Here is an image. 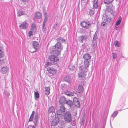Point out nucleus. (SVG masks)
Listing matches in <instances>:
<instances>
[{
    "label": "nucleus",
    "instance_id": "45",
    "mask_svg": "<svg viewBox=\"0 0 128 128\" xmlns=\"http://www.w3.org/2000/svg\"><path fill=\"white\" fill-rule=\"evenodd\" d=\"M30 52H34V51L32 52V51H30Z\"/></svg>",
    "mask_w": 128,
    "mask_h": 128
},
{
    "label": "nucleus",
    "instance_id": "6",
    "mask_svg": "<svg viewBox=\"0 0 128 128\" xmlns=\"http://www.w3.org/2000/svg\"><path fill=\"white\" fill-rule=\"evenodd\" d=\"M28 26V24L26 22H24L20 26V29L22 30H25L26 29Z\"/></svg>",
    "mask_w": 128,
    "mask_h": 128
},
{
    "label": "nucleus",
    "instance_id": "32",
    "mask_svg": "<svg viewBox=\"0 0 128 128\" xmlns=\"http://www.w3.org/2000/svg\"><path fill=\"white\" fill-rule=\"evenodd\" d=\"M79 39L81 40L82 42H83L84 40H86V38L84 36H82L79 38Z\"/></svg>",
    "mask_w": 128,
    "mask_h": 128
},
{
    "label": "nucleus",
    "instance_id": "19",
    "mask_svg": "<svg viewBox=\"0 0 128 128\" xmlns=\"http://www.w3.org/2000/svg\"><path fill=\"white\" fill-rule=\"evenodd\" d=\"M98 0H94V8H97L98 7Z\"/></svg>",
    "mask_w": 128,
    "mask_h": 128
},
{
    "label": "nucleus",
    "instance_id": "5",
    "mask_svg": "<svg viewBox=\"0 0 128 128\" xmlns=\"http://www.w3.org/2000/svg\"><path fill=\"white\" fill-rule=\"evenodd\" d=\"M86 74L82 72H80L79 74L78 77L81 80H84L86 79Z\"/></svg>",
    "mask_w": 128,
    "mask_h": 128
},
{
    "label": "nucleus",
    "instance_id": "15",
    "mask_svg": "<svg viewBox=\"0 0 128 128\" xmlns=\"http://www.w3.org/2000/svg\"><path fill=\"white\" fill-rule=\"evenodd\" d=\"M50 89L49 87H46L45 88V93L46 95H49L50 93Z\"/></svg>",
    "mask_w": 128,
    "mask_h": 128
},
{
    "label": "nucleus",
    "instance_id": "2",
    "mask_svg": "<svg viewBox=\"0 0 128 128\" xmlns=\"http://www.w3.org/2000/svg\"><path fill=\"white\" fill-rule=\"evenodd\" d=\"M65 108L64 106L62 105L60 106V109L58 110L57 112V114L58 116H62L63 114L65 112Z\"/></svg>",
    "mask_w": 128,
    "mask_h": 128
},
{
    "label": "nucleus",
    "instance_id": "39",
    "mask_svg": "<svg viewBox=\"0 0 128 128\" xmlns=\"http://www.w3.org/2000/svg\"><path fill=\"white\" fill-rule=\"evenodd\" d=\"M73 101L74 102H78V101H79L78 99L77 98H76L75 97L74 98Z\"/></svg>",
    "mask_w": 128,
    "mask_h": 128
},
{
    "label": "nucleus",
    "instance_id": "44",
    "mask_svg": "<svg viewBox=\"0 0 128 128\" xmlns=\"http://www.w3.org/2000/svg\"><path fill=\"white\" fill-rule=\"evenodd\" d=\"M51 64L49 62H47L46 63V65L47 66H50Z\"/></svg>",
    "mask_w": 128,
    "mask_h": 128
},
{
    "label": "nucleus",
    "instance_id": "20",
    "mask_svg": "<svg viewBox=\"0 0 128 128\" xmlns=\"http://www.w3.org/2000/svg\"><path fill=\"white\" fill-rule=\"evenodd\" d=\"M36 17L38 19H40L41 18V14L38 12H37L36 13Z\"/></svg>",
    "mask_w": 128,
    "mask_h": 128
},
{
    "label": "nucleus",
    "instance_id": "9",
    "mask_svg": "<svg viewBox=\"0 0 128 128\" xmlns=\"http://www.w3.org/2000/svg\"><path fill=\"white\" fill-rule=\"evenodd\" d=\"M66 98L64 96L61 97L59 100L60 103L61 104H64L66 103Z\"/></svg>",
    "mask_w": 128,
    "mask_h": 128
},
{
    "label": "nucleus",
    "instance_id": "13",
    "mask_svg": "<svg viewBox=\"0 0 128 128\" xmlns=\"http://www.w3.org/2000/svg\"><path fill=\"white\" fill-rule=\"evenodd\" d=\"M84 91V89L83 88L82 85H80L79 86L78 88V93H82Z\"/></svg>",
    "mask_w": 128,
    "mask_h": 128
},
{
    "label": "nucleus",
    "instance_id": "17",
    "mask_svg": "<svg viewBox=\"0 0 128 128\" xmlns=\"http://www.w3.org/2000/svg\"><path fill=\"white\" fill-rule=\"evenodd\" d=\"M61 52V51L58 50H55L53 51L52 54L54 55L58 56L59 55Z\"/></svg>",
    "mask_w": 128,
    "mask_h": 128
},
{
    "label": "nucleus",
    "instance_id": "21",
    "mask_svg": "<svg viewBox=\"0 0 128 128\" xmlns=\"http://www.w3.org/2000/svg\"><path fill=\"white\" fill-rule=\"evenodd\" d=\"M36 24H32L31 26V29L32 30L34 31V30H36Z\"/></svg>",
    "mask_w": 128,
    "mask_h": 128
},
{
    "label": "nucleus",
    "instance_id": "33",
    "mask_svg": "<svg viewBox=\"0 0 128 128\" xmlns=\"http://www.w3.org/2000/svg\"><path fill=\"white\" fill-rule=\"evenodd\" d=\"M118 112L117 111H115L112 115V116L114 117H116L118 114Z\"/></svg>",
    "mask_w": 128,
    "mask_h": 128
},
{
    "label": "nucleus",
    "instance_id": "27",
    "mask_svg": "<svg viewBox=\"0 0 128 128\" xmlns=\"http://www.w3.org/2000/svg\"><path fill=\"white\" fill-rule=\"evenodd\" d=\"M38 120V116L37 115L36 116L34 117V122L35 125L37 124Z\"/></svg>",
    "mask_w": 128,
    "mask_h": 128
},
{
    "label": "nucleus",
    "instance_id": "29",
    "mask_svg": "<svg viewBox=\"0 0 128 128\" xmlns=\"http://www.w3.org/2000/svg\"><path fill=\"white\" fill-rule=\"evenodd\" d=\"M122 21V19L121 18H119L118 20V21L116 22V25L117 26L119 25Z\"/></svg>",
    "mask_w": 128,
    "mask_h": 128
},
{
    "label": "nucleus",
    "instance_id": "30",
    "mask_svg": "<svg viewBox=\"0 0 128 128\" xmlns=\"http://www.w3.org/2000/svg\"><path fill=\"white\" fill-rule=\"evenodd\" d=\"M2 48L1 47H0V58H1L3 57L4 56L3 52L2 51Z\"/></svg>",
    "mask_w": 128,
    "mask_h": 128
},
{
    "label": "nucleus",
    "instance_id": "43",
    "mask_svg": "<svg viewBox=\"0 0 128 128\" xmlns=\"http://www.w3.org/2000/svg\"><path fill=\"white\" fill-rule=\"evenodd\" d=\"M88 0H82V2L83 3H86V2Z\"/></svg>",
    "mask_w": 128,
    "mask_h": 128
},
{
    "label": "nucleus",
    "instance_id": "47",
    "mask_svg": "<svg viewBox=\"0 0 128 128\" xmlns=\"http://www.w3.org/2000/svg\"><path fill=\"white\" fill-rule=\"evenodd\" d=\"M80 69H81V68H80Z\"/></svg>",
    "mask_w": 128,
    "mask_h": 128
},
{
    "label": "nucleus",
    "instance_id": "7",
    "mask_svg": "<svg viewBox=\"0 0 128 128\" xmlns=\"http://www.w3.org/2000/svg\"><path fill=\"white\" fill-rule=\"evenodd\" d=\"M47 70L49 73L53 74H55L57 72L56 70L52 68H48L47 69Z\"/></svg>",
    "mask_w": 128,
    "mask_h": 128
},
{
    "label": "nucleus",
    "instance_id": "1",
    "mask_svg": "<svg viewBox=\"0 0 128 128\" xmlns=\"http://www.w3.org/2000/svg\"><path fill=\"white\" fill-rule=\"evenodd\" d=\"M64 118L66 121L70 122L72 120L71 115L70 112H66L64 115Z\"/></svg>",
    "mask_w": 128,
    "mask_h": 128
},
{
    "label": "nucleus",
    "instance_id": "31",
    "mask_svg": "<svg viewBox=\"0 0 128 128\" xmlns=\"http://www.w3.org/2000/svg\"><path fill=\"white\" fill-rule=\"evenodd\" d=\"M114 44L115 46H117L118 47H120V44L118 42L117 40L115 42Z\"/></svg>",
    "mask_w": 128,
    "mask_h": 128
},
{
    "label": "nucleus",
    "instance_id": "28",
    "mask_svg": "<svg viewBox=\"0 0 128 128\" xmlns=\"http://www.w3.org/2000/svg\"><path fill=\"white\" fill-rule=\"evenodd\" d=\"M113 0H104V3L106 4H110L112 2Z\"/></svg>",
    "mask_w": 128,
    "mask_h": 128
},
{
    "label": "nucleus",
    "instance_id": "11",
    "mask_svg": "<svg viewBox=\"0 0 128 128\" xmlns=\"http://www.w3.org/2000/svg\"><path fill=\"white\" fill-rule=\"evenodd\" d=\"M59 122V119L58 118H55L54 119L51 124L52 126L56 125Z\"/></svg>",
    "mask_w": 128,
    "mask_h": 128
},
{
    "label": "nucleus",
    "instance_id": "12",
    "mask_svg": "<svg viewBox=\"0 0 128 128\" xmlns=\"http://www.w3.org/2000/svg\"><path fill=\"white\" fill-rule=\"evenodd\" d=\"M75 94L74 92H71L68 90L66 91L65 92V94L66 95L70 96H73Z\"/></svg>",
    "mask_w": 128,
    "mask_h": 128
},
{
    "label": "nucleus",
    "instance_id": "38",
    "mask_svg": "<svg viewBox=\"0 0 128 128\" xmlns=\"http://www.w3.org/2000/svg\"><path fill=\"white\" fill-rule=\"evenodd\" d=\"M32 31H30L28 33V36H30L32 35Z\"/></svg>",
    "mask_w": 128,
    "mask_h": 128
},
{
    "label": "nucleus",
    "instance_id": "4",
    "mask_svg": "<svg viewBox=\"0 0 128 128\" xmlns=\"http://www.w3.org/2000/svg\"><path fill=\"white\" fill-rule=\"evenodd\" d=\"M80 24L81 26L85 28L88 29L90 27V24L88 22H81Z\"/></svg>",
    "mask_w": 128,
    "mask_h": 128
},
{
    "label": "nucleus",
    "instance_id": "40",
    "mask_svg": "<svg viewBox=\"0 0 128 128\" xmlns=\"http://www.w3.org/2000/svg\"><path fill=\"white\" fill-rule=\"evenodd\" d=\"M19 16H21L23 15L24 14V13L22 12H19Z\"/></svg>",
    "mask_w": 128,
    "mask_h": 128
},
{
    "label": "nucleus",
    "instance_id": "22",
    "mask_svg": "<svg viewBox=\"0 0 128 128\" xmlns=\"http://www.w3.org/2000/svg\"><path fill=\"white\" fill-rule=\"evenodd\" d=\"M84 66L86 68H88L90 65V63L88 60H86L84 61Z\"/></svg>",
    "mask_w": 128,
    "mask_h": 128
},
{
    "label": "nucleus",
    "instance_id": "42",
    "mask_svg": "<svg viewBox=\"0 0 128 128\" xmlns=\"http://www.w3.org/2000/svg\"><path fill=\"white\" fill-rule=\"evenodd\" d=\"M28 128H35L34 126L30 125L28 126Z\"/></svg>",
    "mask_w": 128,
    "mask_h": 128
},
{
    "label": "nucleus",
    "instance_id": "35",
    "mask_svg": "<svg viewBox=\"0 0 128 128\" xmlns=\"http://www.w3.org/2000/svg\"><path fill=\"white\" fill-rule=\"evenodd\" d=\"M74 104L75 106H76L78 107L80 106V104L79 101H78L77 102H74Z\"/></svg>",
    "mask_w": 128,
    "mask_h": 128
},
{
    "label": "nucleus",
    "instance_id": "3",
    "mask_svg": "<svg viewBox=\"0 0 128 128\" xmlns=\"http://www.w3.org/2000/svg\"><path fill=\"white\" fill-rule=\"evenodd\" d=\"M53 49L58 50L61 51L62 49V46L61 43L59 42H57L56 44L53 46Z\"/></svg>",
    "mask_w": 128,
    "mask_h": 128
},
{
    "label": "nucleus",
    "instance_id": "26",
    "mask_svg": "<svg viewBox=\"0 0 128 128\" xmlns=\"http://www.w3.org/2000/svg\"><path fill=\"white\" fill-rule=\"evenodd\" d=\"M58 41V42H59L61 43L62 42H65V40L63 39V38H59L57 40Z\"/></svg>",
    "mask_w": 128,
    "mask_h": 128
},
{
    "label": "nucleus",
    "instance_id": "36",
    "mask_svg": "<svg viewBox=\"0 0 128 128\" xmlns=\"http://www.w3.org/2000/svg\"><path fill=\"white\" fill-rule=\"evenodd\" d=\"M112 55L113 56V58L114 59L116 58L117 56V55L115 53H112Z\"/></svg>",
    "mask_w": 128,
    "mask_h": 128
},
{
    "label": "nucleus",
    "instance_id": "46",
    "mask_svg": "<svg viewBox=\"0 0 128 128\" xmlns=\"http://www.w3.org/2000/svg\"><path fill=\"white\" fill-rule=\"evenodd\" d=\"M106 21H107V20H106Z\"/></svg>",
    "mask_w": 128,
    "mask_h": 128
},
{
    "label": "nucleus",
    "instance_id": "8",
    "mask_svg": "<svg viewBox=\"0 0 128 128\" xmlns=\"http://www.w3.org/2000/svg\"><path fill=\"white\" fill-rule=\"evenodd\" d=\"M49 59L52 61L57 62L58 61V58L56 56L51 55L50 56Z\"/></svg>",
    "mask_w": 128,
    "mask_h": 128
},
{
    "label": "nucleus",
    "instance_id": "34",
    "mask_svg": "<svg viewBox=\"0 0 128 128\" xmlns=\"http://www.w3.org/2000/svg\"><path fill=\"white\" fill-rule=\"evenodd\" d=\"M39 94L38 92H36L35 93V97L38 99L39 98Z\"/></svg>",
    "mask_w": 128,
    "mask_h": 128
},
{
    "label": "nucleus",
    "instance_id": "10",
    "mask_svg": "<svg viewBox=\"0 0 128 128\" xmlns=\"http://www.w3.org/2000/svg\"><path fill=\"white\" fill-rule=\"evenodd\" d=\"M9 69L7 66L3 67L1 70V72L3 74H6L8 73Z\"/></svg>",
    "mask_w": 128,
    "mask_h": 128
},
{
    "label": "nucleus",
    "instance_id": "24",
    "mask_svg": "<svg viewBox=\"0 0 128 128\" xmlns=\"http://www.w3.org/2000/svg\"><path fill=\"white\" fill-rule=\"evenodd\" d=\"M54 108L53 106H51L49 108L48 112L49 113H50L53 112L54 111Z\"/></svg>",
    "mask_w": 128,
    "mask_h": 128
},
{
    "label": "nucleus",
    "instance_id": "14",
    "mask_svg": "<svg viewBox=\"0 0 128 128\" xmlns=\"http://www.w3.org/2000/svg\"><path fill=\"white\" fill-rule=\"evenodd\" d=\"M32 44L34 48L36 50L37 49L39 46L38 43L36 41H34L33 42Z\"/></svg>",
    "mask_w": 128,
    "mask_h": 128
},
{
    "label": "nucleus",
    "instance_id": "18",
    "mask_svg": "<svg viewBox=\"0 0 128 128\" xmlns=\"http://www.w3.org/2000/svg\"><path fill=\"white\" fill-rule=\"evenodd\" d=\"M35 112L34 111H33L32 112V113L29 119L28 122H32L33 121L34 116V114Z\"/></svg>",
    "mask_w": 128,
    "mask_h": 128
},
{
    "label": "nucleus",
    "instance_id": "23",
    "mask_svg": "<svg viewBox=\"0 0 128 128\" xmlns=\"http://www.w3.org/2000/svg\"><path fill=\"white\" fill-rule=\"evenodd\" d=\"M66 103L68 105L70 106H71L73 105V102L71 100H69L66 101Z\"/></svg>",
    "mask_w": 128,
    "mask_h": 128
},
{
    "label": "nucleus",
    "instance_id": "41",
    "mask_svg": "<svg viewBox=\"0 0 128 128\" xmlns=\"http://www.w3.org/2000/svg\"><path fill=\"white\" fill-rule=\"evenodd\" d=\"M22 1L24 2H28V0H21Z\"/></svg>",
    "mask_w": 128,
    "mask_h": 128
},
{
    "label": "nucleus",
    "instance_id": "16",
    "mask_svg": "<svg viewBox=\"0 0 128 128\" xmlns=\"http://www.w3.org/2000/svg\"><path fill=\"white\" fill-rule=\"evenodd\" d=\"M84 58L86 60L90 59L91 58L90 55L89 54H86L83 56Z\"/></svg>",
    "mask_w": 128,
    "mask_h": 128
},
{
    "label": "nucleus",
    "instance_id": "37",
    "mask_svg": "<svg viewBox=\"0 0 128 128\" xmlns=\"http://www.w3.org/2000/svg\"><path fill=\"white\" fill-rule=\"evenodd\" d=\"M101 25L103 26H105L107 25V24L106 22H103L102 23Z\"/></svg>",
    "mask_w": 128,
    "mask_h": 128
},
{
    "label": "nucleus",
    "instance_id": "25",
    "mask_svg": "<svg viewBox=\"0 0 128 128\" xmlns=\"http://www.w3.org/2000/svg\"><path fill=\"white\" fill-rule=\"evenodd\" d=\"M64 80H65L68 82V83H69L70 82H71V79L69 77H66L64 78Z\"/></svg>",
    "mask_w": 128,
    "mask_h": 128
}]
</instances>
